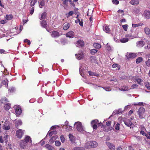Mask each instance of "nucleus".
<instances>
[{"instance_id": "nucleus-64", "label": "nucleus", "mask_w": 150, "mask_h": 150, "mask_svg": "<svg viewBox=\"0 0 150 150\" xmlns=\"http://www.w3.org/2000/svg\"><path fill=\"white\" fill-rule=\"evenodd\" d=\"M147 137V138L149 139H150V134L149 133L148 134H146V136Z\"/></svg>"}, {"instance_id": "nucleus-21", "label": "nucleus", "mask_w": 150, "mask_h": 150, "mask_svg": "<svg viewBox=\"0 0 150 150\" xmlns=\"http://www.w3.org/2000/svg\"><path fill=\"white\" fill-rule=\"evenodd\" d=\"M26 143L24 142L23 140H22L20 144V146L21 148L24 149L25 147Z\"/></svg>"}, {"instance_id": "nucleus-56", "label": "nucleus", "mask_w": 150, "mask_h": 150, "mask_svg": "<svg viewBox=\"0 0 150 150\" xmlns=\"http://www.w3.org/2000/svg\"><path fill=\"white\" fill-rule=\"evenodd\" d=\"M63 1V4L64 5H67V2L68 1L67 0H61Z\"/></svg>"}, {"instance_id": "nucleus-36", "label": "nucleus", "mask_w": 150, "mask_h": 150, "mask_svg": "<svg viewBox=\"0 0 150 150\" xmlns=\"http://www.w3.org/2000/svg\"><path fill=\"white\" fill-rule=\"evenodd\" d=\"M37 1L38 0H31L30 3V6L31 7L34 6Z\"/></svg>"}, {"instance_id": "nucleus-13", "label": "nucleus", "mask_w": 150, "mask_h": 150, "mask_svg": "<svg viewBox=\"0 0 150 150\" xmlns=\"http://www.w3.org/2000/svg\"><path fill=\"white\" fill-rule=\"evenodd\" d=\"M101 127L102 128H103V131L105 132H108L109 131V127L105 125H104L103 123L101 124L100 125Z\"/></svg>"}, {"instance_id": "nucleus-62", "label": "nucleus", "mask_w": 150, "mask_h": 150, "mask_svg": "<svg viewBox=\"0 0 150 150\" xmlns=\"http://www.w3.org/2000/svg\"><path fill=\"white\" fill-rule=\"evenodd\" d=\"M5 52V51L3 49L0 50V53L1 54H4Z\"/></svg>"}, {"instance_id": "nucleus-40", "label": "nucleus", "mask_w": 150, "mask_h": 150, "mask_svg": "<svg viewBox=\"0 0 150 150\" xmlns=\"http://www.w3.org/2000/svg\"><path fill=\"white\" fill-rule=\"evenodd\" d=\"M90 60L92 62H94L96 60V57L94 56H92L90 57Z\"/></svg>"}, {"instance_id": "nucleus-18", "label": "nucleus", "mask_w": 150, "mask_h": 150, "mask_svg": "<svg viewBox=\"0 0 150 150\" xmlns=\"http://www.w3.org/2000/svg\"><path fill=\"white\" fill-rule=\"evenodd\" d=\"M22 124V121L20 120L16 121L15 123V126L16 128L18 129V127L20 125H21Z\"/></svg>"}, {"instance_id": "nucleus-29", "label": "nucleus", "mask_w": 150, "mask_h": 150, "mask_svg": "<svg viewBox=\"0 0 150 150\" xmlns=\"http://www.w3.org/2000/svg\"><path fill=\"white\" fill-rule=\"evenodd\" d=\"M30 140L31 142V139L30 137L29 136H27L25 137L24 140V142L26 143L28 142Z\"/></svg>"}, {"instance_id": "nucleus-37", "label": "nucleus", "mask_w": 150, "mask_h": 150, "mask_svg": "<svg viewBox=\"0 0 150 150\" xmlns=\"http://www.w3.org/2000/svg\"><path fill=\"white\" fill-rule=\"evenodd\" d=\"M45 147L47 149L50 150H52L53 149V147L49 144H46L45 145Z\"/></svg>"}, {"instance_id": "nucleus-15", "label": "nucleus", "mask_w": 150, "mask_h": 150, "mask_svg": "<svg viewBox=\"0 0 150 150\" xmlns=\"http://www.w3.org/2000/svg\"><path fill=\"white\" fill-rule=\"evenodd\" d=\"M75 22L76 23H79V24L82 27L83 26V20L81 18H78V19L75 20Z\"/></svg>"}, {"instance_id": "nucleus-3", "label": "nucleus", "mask_w": 150, "mask_h": 150, "mask_svg": "<svg viewBox=\"0 0 150 150\" xmlns=\"http://www.w3.org/2000/svg\"><path fill=\"white\" fill-rule=\"evenodd\" d=\"M75 126L77 130L79 132H82L84 131L82 124L79 122H77L75 123Z\"/></svg>"}, {"instance_id": "nucleus-45", "label": "nucleus", "mask_w": 150, "mask_h": 150, "mask_svg": "<svg viewBox=\"0 0 150 150\" xmlns=\"http://www.w3.org/2000/svg\"><path fill=\"white\" fill-rule=\"evenodd\" d=\"M34 7H32L30 10V13L31 15H32L34 13Z\"/></svg>"}, {"instance_id": "nucleus-8", "label": "nucleus", "mask_w": 150, "mask_h": 150, "mask_svg": "<svg viewBox=\"0 0 150 150\" xmlns=\"http://www.w3.org/2000/svg\"><path fill=\"white\" fill-rule=\"evenodd\" d=\"M106 144L109 148V150H115V147L113 144L109 142H106Z\"/></svg>"}, {"instance_id": "nucleus-52", "label": "nucleus", "mask_w": 150, "mask_h": 150, "mask_svg": "<svg viewBox=\"0 0 150 150\" xmlns=\"http://www.w3.org/2000/svg\"><path fill=\"white\" fill-rule=\"evenodd\" d=\"M146 64L148 67L150 66V59H149L146 62Z\"/></svg>"}, {"instance_id": "nucleus-6", "label": "nucleus", "mask_w": 150, "mask_h": 150, "mask_svg": "<svg viewBox=\"0 0 150 150\" xmlns=\"http://www.w3.org/2000/svg\"><path fill=\"white\" fill-rule=\"evenodd\" d=\"M75 55L78 59L79 60L83 59L84 57L83 52L82 50L80 51L78 54H76Z\"/></svg>"}, {"instance_id": "nucleus-24", "label": "nucleus", "mask_w": 150, "mask_h": 150, "mask_svg": "<svg viewBox=\"0 0 150 150\" xmlns=\"http://www.w3.org/2000/svg\"><path fill=\"white\" fill-rule=\"evenodd\" d=\"M10 105L9 103L5 104L4 106V108L6 110H8L10 108Z\"/></svg>"}, {"instance_id": "nucleus-27", "label": "nucleus", "mask_w": 150, "mask_h": 150, "mask_svg": "<svg viewBox=\"0 0 150 150\" xmlns=\"http://www.w3.org/2000/svg\"><path fill=\"white\" fill-rule=\"evenodd\" d=\"M47 16V13L45 12H44L41 15L40 18V20L44 19Z\"/></svg>"}, {"instance_id": "nucleus-35", "label": "nucleus", "mask_w": 150, "mask_h": 150, "mask_svg": "<svg viewBox=\"0 0 150 150\" xmlns=\"http://www.w3.org/2000/svg\"><path fill=\"white\" fill-rule=\"evenodd\" d=\"M13 18V16L12 14L6 15V18L7 20H11Z\"/></svg>"}, {"instance_id": "nucleus-53", "label": "nucleus", "mask_w": 150, "mask_h": 150, "mask_svg": "<svg viewBox=\"0 0 150 150\" xmlns=\"http://www.w3.org/2000/svg\"><path fill=\"white\" fill-rule=\"evenodd\" d=\"M24 42H27L28 44V45H30V41L27 39L24 40Z\"/></svg>"}, {"instance_id": "nucleus-59", "label": "nucleus", "mask_w": 150, "mask_h": 150, "mask_svg": "<svg viewBox=\"0 0 150 150\" xmlns=\"http://www.w3.org/2000/svg\"><path fill=\"white\" fill-rule=\"evenodd\" d=\"M53 134H56V131H53L51 132H50L49 133V135H50H50H52Z\"/></svg>"}, {"instance_id": "nucleus-43", "label": "nucleus", "mask_w": 150, "mask_h": 150, "mask_svg": "<svg viewBox=\"0 0 150 150\" xmlns=\"http://www.w3.org/2000/svg\"><path fill=\"white\" fill-rule=\"evenodd\" d=\"M128 26V25L127 24L124 25H122V28L125 31H127Z\"/></svg>"}, {"instance_id": "nucleus-34", "label": "nucleus", "mask_w": 150, "mask_h": 150, "mask_svg": "<svg viewBox=\"0 0 150 150\" xmlns=\"http://www.w3.org/2000/svg\"><path fill=\"white\" fill-rule=\"evenodd\" d=\"M116 17L118 18H120V16L121 17L122 16V10H119L117 11V13L116 15Z\"/></svg>"}, {"instance_id": "nucleus-44", "label": "nucleus", "mask_w": 150, "mask_h": 150, "mask_svg": "<svg viewBox=\"0 0 150 150\" xmlns=\"http://www.w3.org/2000/svg\"><path fill=\"white\" fill-rule=\"evenodd\" d=\"M60 138L61 139V140L62 142L63 143L65 141V139L63 135H62L60 136Z\"/></svg>"}, {"instance_id": "nucleus-32", "label": "nucleus", "mask_w": 150, "mask_h": 150, "mask_svg": "<svg viewBox=\"0 0 150 150\" xmlns=\"http://www.w3.org/2000/svg\"><path fill=\"white\" fill-rule=\"evenodd\" d=\"M143 25V23H140L137 24H132V26L133 28H136L137 27L141 26Z\"/></svg>"}, {"instance_id": "nucleus-55", "label": "nucleus", "mask_w": 150, "mask_h": 150, "mask_svg": "<svg viewBox=\"0 0 150 150\" xmlns=\"http://www.w3.org/2000/svg\"><path fill=\"white\" fill-rule=\"evenodd\" d=\"M138 86L136 84H134L132 86V88H137Z\"/></svg>"}, {"instance_id": "nucleus-54", "label": "nucleus", "mask_w": 150, "mask_h": 150, "mask_svg": "<svg viewBox=\"0 0 150 150\" xmlns=\"http://www.w3.org/2000/svg\"><path fill=\"white\" fill-rule=\"evenodd\" d=\"M120 125L119 124H117L115 126V129L117 130H119L120 129Z\"/></svg>"}, {"instance_id": "nucleus-20", "label": "nucleus", "mask_w": 150, "mask_h": 150, "mask_svg": "<svg viewBox=\"0 0 150 150\" xmlns=\"http://www.w3.org/2000/svg\"><path fill=\"white\" fill-rule=\"evenodd\" d=\"M70 25L69 23H65L63 24V28L65 30H67L69 27Z\"/></svg>"}, {"instance_id": "nucleus-60", "label": "nucleus", "mask_w": 150, "mask_h": 150, "mask_svg": "<svg viewBox=\"0 0 150 150\" xmlns=\"http://www.w3.org/2000/svg\"><path fill=\"white\" fill-rule=\"evenodd\" d=\"M118 66V64H113L112 66V67L113 68H115L117 67Z\"/></svg>"}, {"instance_id": "nucleus-50", "label": "nucleus", "mask_w": 150, "mask_h": 150, "mask_svg": "<svg viewBox=\"0 0 150 150\" xmlns=\"http://www.w3.org/2000/svg\"><path fill=\"white\" fill-rule=\"evenodd\" d=\"M106 91H110L111 89H110V88L109 87H102Z\"/></svg>"}, {"instance_id": "nucleus-42", "label": "nucleus", "mask_w": 150, "mask_h": 150, "mask_svg": "<svg viewBox=\"0 0 150 150\" xmlns=\"http://www.w3.org/2000/svg\"><path fill=\"white\" fill-rule=\"evenodd\" d=\"M72 127L70 125L66 126V130L67 131H70L72 129Z\"/></svg>"}, {"instance_id": "nucleus-49", "label": "nucleus", "mask_w": 150, "mask_h": 150, "mask_svg": "<svg viewBox=\"0 0 150 150\" xmlns=\"http://www.w3.org/2000/svg\"><path fill=\"white\" fill-rule=\"evenodd\" d=\"M134 105H140V106H143L144 105L143 103L141 102H139V103H134Z\"/></svg>"}, {"instance_id": "nucleus-10", "label": "nucleus", "mask_w": 150, "mask_h": 150, "mask_svg": "<svg viewBox=\"0 0 150 150\" xmlns=\"http://www.w3.org/2000/svg\"><path fill=\"white\" fill-rule=\"evenodd\" d=\"M74 35V33L72 31H71L69 32L66 34V37L70 38H73Z\"/></svg>"}, {"instance_id": "nucleus-4", "label": "nucleus", "mask_w": 150, "mask_h": 150, "mask_svg": "<svg viewBox=\"0 0 150 150\" xmlns=\"http://www.w3.org/2000/svg\"><path fill=\"white\" fill-rule=\"evenodd\" d=\"M145 111V109L141 107L139 108L138 111V114L139 117L141 119L144 118L143 115Z\"/></svg>"}, {"instance_id": "nucleus-19", "label": "nucleus", "mask_w": 150, "mask_h": 150, "mask_svg": "<svg viewBox=\"0 0 150 150\" xmlns=\"http://www.w3.org/2000/svg\"><path fill=\"white\" fill-rule=\"evenodd\" d=\"M145 17L148 19L150 18V11H145L144 12Z\"/></svg>"}, {"instance_id": "nucleus-63", "label": "nucleus", "mask_w": 150, "mask_h": 150, "mask_svg": "<svg viewBox=\"0 0 150 150\" xmlns=\"http://www.w3.org/2000/svg\"><path fill=\"white\" fill-rule=\"evenodd\" d=\"M4 142V140L2 136H0V142L3 143Z\"/></svg>"}, {"instance_id": "nucleus-11", "label": "nucleus", "mask_w": 150, "mask_h": 150, "mask_svg": "<svg viewBox=\"0 0 150 150\" xmlns=\"http://www.w3.org/2000/svg\"><path fill=\"white\" fill-rule=\"evenodd\" d=\"M123 121L125 125L127 126L131 127L133 125L132 122L129 120L126 121L123 120Z\"/></svg>"}, {"instance_id": "nucleus-31", "label": "nucleus", "mask_w": 150, "mask_h": 150, "mask_svg": "<svg viewBox=\"0 0 150 150\" xmlns=\"http://www.w3.org/2000/svg\"><path fill=\"white\" fill-rule=\"evenodd\" d=\"M104 30L107 33H109L111 31L110 29V28L109 26H106L104 28Z\"/></svg>"}, {"instance_id": "nucleus-48", "label": "nucleus", "mask_w": 150, "mask_h": 150, "mask_svg": "<svg viewBox=\"0 0 150 150\" xmlns=\"http://www.w3.org/2000/svg\"><path fill=\"white\" fill-rule=\"evenodd\" d=\"M61 143L59 141H56L55 142V144L56 146H59L61 145Z\"/></svg>"}, {"instance_id": "nucleus-17", "label": "nucleus", "mask_w": 150, "mask_h": 150, "mask_svg": "<svg viewBox=\"0 0 150 150\" xmlns=\"http://www.w3.org/2000/svg\"><path fill=\"white\" fill-rule=\"evenodd\" d=\"M129 3L133 5H137L139 4V1L138 0H131Z\"/></svg>"}, {"instance_id": "nucleus-38", "label": "nucleus", "mask_w": 150, "mask_h": 150, "mask_svg": "<svg viewBox=\"0 0 150 150\" xmlns=\"http://www.w3.org/2000/svg\"><path fill=\"white\" fill-rule=\"evenodd\" d=\"M72 150H85V149L82 147H74Z\"/></svg>"}, {"instance_id": "nucleus-9", "label": "nucleus", "mask_w": 150, "mask_h": 150, "mask_svg": "<svg viewBox=\"0 0 150 150\" xmlns=\"http://www.w3.org/2000/svg\"><path fill=\"white\" fill-rule=\"evenodd\" d=\"M51 35L52 37L55 38L59 37L60 35L59 33L58 32L54 31L52 32Z\"/></svg>"}, {"instance_id": "nucleus-25", "label": "nucleus", "mask_w": 150, "mask_h": 150, "mask_svg": "<svg viewBox=\"0 0 150 150\" xmlns=\"http://www.w3.org/2000/svg\"><path fill=\"white\" fill-rule=\"evenodd\" d=\"M94 47L96 49H99L101 47V45L98 43H94L93 45Z\"/></svg>"}, {"instance_id": "nucleus-28", "label": "nucleus", "mask_w": 150, "mask_h": 150, "mask_svg": "<svg viewBox=\"0 0 150 150\" xmlns=\"http://www.w3.org/2000/svg\"><path fill=\"white\" fill-rule=\"evenodd\" d=\"M3 129L6 130H9L10 128V126L7 124H6L5 123V125L3 126Z\"/></svg>"}, {"instance_id": "nucleus-7", "label": "nucleus", "mask_w": 150, "mask_h": 150, "mask_svg": "<svg viewBox=\"0 0 150 150\" xmlns=\"http://www.w3.org/2000/svg\"><path fill=\"white\" fill-rule=\"evenodd\" d=\"M127 58L128 59H133L137 57L136 54L129 53L127 54L126 55Z\"/></svg>"}, {"instance_id": "nucleus-58", "label": "nucleus", "mask_w": 150, "mask_h": 150, "mask_svg": "<svg viewBox=\"0 0 150 150\" xmlns=\"http://www.w3.org/2000/svg\"><path fill=\"white\" fill-rule=\"evenodd\" d=\"M136 81L138 83H140L141 82V79L139 78H137L136 79Z\"/></svg>"}, {"instance_id": "nucleus-46", "label": "nucleus", "mask_w": 150, "mask_h": 150, "mask_svg": "<svg viewBox=\"0 0 150 150\" xmlns=\"http://www.w3.org/2000/svg\"><path fill=\"white\" fill-rule=\"evenodd\" d=\"M129 89H128V88L127 86H123L122 87V91H128Z\"/></svg>"}, {"instance_id": "nucleus-33", "label": "nucleus", "mask_w": 150, "mask_h": 150, "mask_svg": "<svg viewBox=\"0 0 150 150\" xmlns=\"http://www.w3.org/2000/svg\"><path fill=\"white\" fill-rule=\"evenodd\" d=\"M143 61V58L142 57H139L137 58L136 60V62L137 64H139Z\"/></svg>"}, {"instance_id": "nucleus-41", "label": "nucleus", "mask_w": 150, "mask_h": 150, "mask_svg": "<svg viewBox=\"0 0 150 150\" xmlns=\"http://www.w3.org/2000/svg\"><path fill=\"white\" fill-rule=\"evenodd\" d=\"M98 50L96 49H92L91 50V53L92 55L95 54L97 52Z\"/></svg>"}, {"instance_id": "nucleus-14", "label": "nucleus", "mask_w": 150, "mask_h": 150, "mask_svg": "<svg viewBox=\"0 0 150 150\" xmlns=\"http://www.w3.org/2000/svg\"><path fill=\"white\" fill-rule=\"evenodd\" d=\"M38 3L39 7L41 8L45 5V3L44 0H39Z\"/></svg>"}, {"instance_id": "nucleus-23", "label": "nucleus", "mask_w": 150, "mask_h": 150, "mask_svg": "<svg viewBox=\"0 0 150 150\" xmlns=\"http://www.w3.org/2000/svg\"><path fill=\"white\" fill-rule=\"evenodd\" d=\"M41 25L44 28H46L47 26V23L46 21L43 20L42 21L41 23Z\"/></svg>"}, {"instance_id": "nucleus-2", "label": "nucleus", "mask_w": 150, "mask_h": 150, "mask_svg": "<svg viewBox=\"0 0 150 150\" xmlns=\"http://www.w3.org/2000/svg\"><path fill=\"white\" fill-rule=\"evenodd\" d=\"M97 143L94 141H91L87 142L85 144V147L86 148H91L96 147L97 146Z\"/></svg>"}, {"instance_id": "nucleus-1", "label": "nucleus", "mask_w": 150, "mask_h": 150, "mask_svg": "<svg viewBox=\"0 0 150 150\" xmlns=\"http://www.w3.org/2000/svg\"><path fill=\"white\" fill-rule=\"evenodd\" d=\"M91 126L93 130H96L97 129L98 127L100 126L102 123L101 122H99L98 120L96 119L92 120L91 123Z\"/></svg>"}, {"instance_id": "nucleus-47", "label": "nucleus", "mask_w": 150, "mask_h": 150, "mask_svg": "<svg viewBox=\"0 0 150 150\" xmlns=\"http://www.w3.org/2000/svg\"><path fill=\"white\" fill-rule=\"evenodd\" d=\"M112 2L113 4L115 5H117L119 3V1L117 0H112Z\"/></svg>"}, {"instance_id": "nucleus-30", "label": "nucleus", "mask_w": 150, "mask_h": 150, "mask_svg": "<svg viewBox=\"0 0 150 150\" xmlns=\"http://www.w3.org/2000/svg\"><path fill=\"white\" fill-rule=\"evenodd\" d=\"M144 31L145 33L148 35L150 34V29L148 27H145L144 28Z\"/></svg>"}, {"instance_id": "nucleus-16", "label": "nucleus", "mask_w": 150, "mask_h": 150, "mask_svg": "<svg viewBox=\"0 0 150 150\" xmlns=\"http://www.w3.org/2000/svg\"><path fill=\"white\" fill-rule=\"evenodd\" d=\"M15 112L17 115H19L22 112L21 109V108L17 107L15 109Z\"/></svg>"}, {"instance_id": "nucleus-12", "label": "nucleus", "mask_w": 150, "mask_h": 150, "mask_svg": "<svg viewBox=\"0 0 150 150\" xmlns=\"http://www.w3.org/2000/svg\"><path fill=\"white\" fill-rule=\"evenodd\" d=\"M145 42L143 41H139L137 42V46L138 47H141L144 45Z\"/></svg>"}, {"instance_id": "nucleus-5", "label": "nucleus", "mask_w": 150, "mask_h": 150, "mask_svg": "<svg viewBox=\"0 0 150 150\" xmlns=\"http://www.w3.org/2000/svg\"><path fill=\"white\" fill-rule=\"evenodd\" d=\"M24 131V130H23L20 129L17 130L16 132V135L17 137L18 138L21 139L23 135Z\"/></svg>"}, {"instance_id": "nucleus-39", "label": "nucleus", "mask_w": 150, "mask_h": 150, "mask_svg": "<svg viewBox=\"0 0 150 150\" xmlns=\"http://www.w3.org/2000/svg\"><path fill=\"white\" fill-rule=\"evenodd\" d=\"M74 12L73 11H70L68 14H66V15L67 16V17L68 18L70 16H72L74 14Z\"/></svg>"}, {"instance_id": "nucleus-26", "label": "nucleus", "mask_w": 150, "mask_h": 150, "mask_svg": "<svg viewBox=\"0 0 150 150\" xmlns=\"http://www.w3.org/2000/svg\"><path fill=\"white\" fill-rule=\"evenodd\" d=\"M69 137L70 141L72 142H74L75 138L73 135L71 134H69Z\"/></svg>"}, {"instance_id": "nucleus-57", "label": "nucleus", "mask_w": 150, "mask_h": 150, "mask_svg": "<svg viewBox=\"0 0 150 150\" xmlns=\"http://www.w3.org/2000/svg\"><path fill=\"white\" fill-rule=\"evenodd\" d=\"M111 123V122L110 121H108L106 122V125L107 126L110 125Z\"/></svg>"}, {"instance_id": "nucleus-22", "label": "nucleus", "mask_w": 150, "mask_h": 150, "mask_svg": "<svg viewBox=\"0 0 150 150\" xmlns=\"http://www.w3.org/2000/svg\"><path fill=\"white\" fill-rule=\"evenodd\" d=\"M77 44L78 46L82 47L84 45V42L83 41L81 40H79L77 42Z\"/></svg>"}, {"instance_id": "nucleus-61", "label": "nucleus", "mask_w": 150, "mask_h": 150, "mask_svg": "<svg viewBox=\"0 0 150 150\" xmlns=\"http://www.w3.org/2000/svg\"><path fill=\"white\" fill-rule=\"evenodd\" d=\"M140 133L144 136H146V134L143 131H140Z\"/></svg>"}, {"instance_id": "nucleus-51", "label": "nucleus", "mask_w": 150, "mask_h": 150, "mask_svg": "<svg viewBox=\"0 0 150 150\" xmlns=\"http://www.w3.org/2000/svg\"><path fill=\"white\" fill-rule=\"evenodd\" d=\"M129 40L127 38H122V43L126 42L128 41Z\"/></svg>"}]
</instances>
